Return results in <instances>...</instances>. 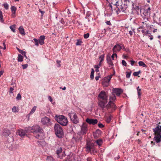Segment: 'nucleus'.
Here are the masks:
<instances>
[{"mask_svg": "<svg viewBox=\"0 0 161 161\" xmlns=\"http://www.w3.org/2000/svg\"><path fill=\"white\" fill-rule=\"evenodd\" d=\"M28 130L33 133L36 138L39 139L43 138L44 135L42 132L43 130L38 125H36L33 127H29L28 128Z\"/></svg>", "mask_w": 161, "mask_h": 161, "instance_id": "1", "label": "nucleus"}, {"mask_svg": "<svg viewBox=\"0 0 161 161\" xmlns=\"http://www.w3.org/2000/svg\"><path fill=\"white\" fill-rule=\"evenodd\" d=\"M99 105L103 109L108 102V95L105 92H101L98 96Z\"/></svg>", "mask_w": 161, "mask_h": 161, "instance_id": "2", "label": "nucleus"}, {"mask_svg": "<svg viewBox=\"0 0 161 161\" xmlns=\"http://www.w3.org/2000/svg\"><path fill=\"white\" fill-rule=\"evenodd\" d=\"M54 119L58 123L63 126H66L68 124L67 119L64 115H56L55 116Z\"/></svg>", "mask_w": 161, "mask_h": 161, "instance_id": "3", "label": "nucleus"}, {"mask_svg": "<svg viewBox=\"0 0 161 161\" xmlns=\"http://www.w3.org/2000/svg\"><path fill=\"white\" fill-rule=\"evenodd\" d=\"M116 99V97L114 95L110 97L109 102L106 106L108 109L111 108L112 110H114L116 108V106L114 103Z\"/></svg>", "mask_w": 161, "mask_h": 161, "instance_id": "4", "label": "nucleus"}, {"mask_svg": "<svg viewBox=\"0 0 161 161\" xmlns=\"http://www.w3.org/2000/svg\"><path fill=\"white\" fill-rule=\"evenodd\" d=\"M55 133L59 138H61L63 135V130L60 125L58 124H55L54 127Z\"/></svg>", "mask_w": 161, "mask_h": 161, "instance_id": "5", "label": "nucleus"}, {"mask_svg": "<svg viewBox=\"0 0 161 161\" xmlns=\"http://www.w3.org/2000/svg\"><path fill=\"white\" fill-rule=\"evenodd\" d=\"M151 8L150 7L146 8L145 7L144 9L140 10L141 14L143 17L147 19L150 17L151 14Z\"/></svg>", "mask_w": 161, "mask_h": 161, "instance_id": "6", "label": "nucleus"}, {"mask_svg": "<svg viewBox=\"0 0 161 161\" xmlns=\"http://www.w3.org/2000/svg\"><path fill=\"white\" fill-rule=\"evenodd\" d=\"M96 147V145L93 143L87 142L86 148V151L88 152L92 151L93 152L95 151V148Z\"/></svg>", "mask_w": 161, "mask_h": 161, "instance_id": "7", "label": "nucleus"}, {"mask_svg": "<svg viewBox=\"0 0 161 161\" xmlns=\"http://www.w3.org/2000/svg\"><path fill=\"white\" fill-rule=\"evenodd\" d=\"M69 116L71 120L73 123L77 124L78 122V120L76 114L75 113H69Z\"/></svg>", "mask_w": 161, "mask_h": 161, "instance_id": "8", "label": "nucleus"}, {"mask_svg": "<svg viewBox=\"0 0 161 161\" xmlns=\"http://www.w3.org/2000/svg\"><path fill=\"white\" fill-rule=\"evenodd\" d=\"M155 134L153 140L156 143H158L161 142V133L155 131H153Z\"/></svg>", "mask_w": 161, "mask_h": 161, "instance_id": "9", "label": "nucleus"}, {"mask_svg": "<svg viewBox=\"0 0 161 161\" xmlns=\"http://www.w3.org/2000/svg\"><path fill=\"white\" fill-rule=\"evenodd\" d=\"M41 122L43 125L47 126L50 125L51 124L50 119L47 117H44L42 118L41 119Z\"/></svg>", "mask_w": 161, "mask_h": 161, "instance_id": "10", "label": "nucleus"}, {"mask_svg": "<svg viewBox=\"0 0 161 161\" xmlns=\"http://www.w3.org/2000/svg\"><path fill=\"white\" fill-rule=\"evenodd\" d=\"M128 7L127 5L125 3L123 4L122 3V4L119 6V8H118V10L117 11V12H123L125 13V11Z\"/></svg>", "mask_w": 161, "mask_h": 161, "instance_id": "11", "label": "nucleus"}, {"mask_svg": "<svg viewBox=\"0 0 161 161\" xmlns=\"http://www.w3.org/2000/svg\"><path fill=\"white\" fill-rule=\"evenodd\" d=\"M55 147L56 148V153L58 155V157L62 158V156H61L60 155L62 151V147H60L58 144H56Z\"/></svg>", "mask_w": 161, "mask_h": 161, "instance_id": "12", "label": "nucleus"}, {"mask_svg": "<svg viewBox=\"0 0 161 161\" xmlns=\"http://www.w3.org/2000/svg\"><path fill=\"white\" fill-rule=\"evenodd\" d=\"M112 91L113 93L116 94L118 96H119L120 94L123 92L122 89L119 88H113Z\"/></svg>", "mask_w": 161, "mask_h": 161, "instance_id": "13", "label": "nucleus"}, {"mask_svg": "<svg viewBox=\"0 0 161 161\" xmlns=\"http://www.w3.org/2000/svg\"><path fill=\"white\" fill-rule=\"evenodd\" d=\"M86 121L89 124L93 125L97 124L98 122V121L96 119H93L87 118Z\"/></svg>", "mask_w": 161, "mask_h": 161, "instance_id": "14", "label": "nucleus"}, {"mask_svg": "<svg viewBox=\"0 0 161 161\" xmlns=\"http://www.w3.org/2000/svg\"><path fill=\"white\" fill-rule=\"evenodd\" d=\"M122 49L121 46L119 44H116L112 49V51L114 53H116Z\"/></svg>", "mask_w": 161, "mask_h": 161, "instance_id": "15", "label": "nucleus"}, {"mask_svg": "<svg viewBox=\"0 0 161 161\" xmlns=\"http://www.w3.org/2000/svg\"><path fill=\"white\" fill-rule=\"evenodd\" d=\"M26 132H27L26 130L21 129L18 130L16 131V134L17 135L22 137L26 135Z\"/></svg>", "mask_w": 161, "mask_h": 161, "instance_id": "16", "label": "nucleus"}, {"mask_svg": "<svg viewBox=\"0 0 161 161\" xmlns=\"http://www.w3.org/2000/svg\"><path fill=\"white\" fill-rule=\"evenodd\" d=\"M87 131V126L83 124L81 127L80 133L83 134H86Z\"/></svg>", "mask_w": 161, "mask_h": 161, "instance_id": "17", "label": "nucleus"}, {"mask_svg": "<svg viewBox=\"0 0 161 161\" xmlns=\"http://www.w3.org/2000/svg\"><path fill=\"white\" fill-rule=\"evenodd\" d=\"M46 36L44 35L41 36L38 40L39 43L41 45H42L44 43V40L45 39Z\"/></svg>", "mask_w": 161, "mask_h": 161, "instance_id": "18", "label": "nucleus"}, {"mask_svg": "<svg viewBox=\"0 0 161 161\" xmlns=\"http://www.w3.org/2000/svg\"><path fill=\"white\" fill-rule=\"evenodd\" d=\"M107 63L109 65V67H112L113 65L114 64L111 59V58L110 57H107Z\"/></svg>", "mask_w": 161, "mask_h": 161, "instance_id": "19", "label": "nucleus"}, {"mask_svg": "<svg viewBox=\"0 0 161 161\" xmlns=\"http://www.w3.org/2000/svg\"><path fill=\"white\" fill-rule=\"evenodd\" d=\"M11 9L12 13V17L14 18L15 16V12L17 8L14 6H12L11 8Z\"/></svg>", "mask_w": 161, "mask_h": 161, "instance_id": "20", "label": "nucleus"}, {"mask_svg": "<svg viewBox=\"0 0 161 161\" xmlns=\"http://www.w3.org/2000/svg\"><path fill=\"white\" fill-rule=\"evenodd\" d=\"M101 132L100 130H97L96 132L94 133L93 136L96 139H97L101 135Z\"/></svg>", "mask_w": 161, "mask_h": 161, "instance_id": "21", "label": "nucleus"}, {"mask_svg": "<svg viewBox=\"0 0 161 161\" xmlns=\"http://www.w3.org/2000/svg\"><path fill=\"white\" fill-rule=\"evenodd\" d=\"M112 75H108L107 77H105L103 80V81L108 82L109 83Z\"/></svg>", "mask_w": 161, "mask_h": 161, "instance_id": "22", "label": "nucleus"}, {"mask_svg": "<svg viewBox=\"0 0 161 161\" xmlns=\"http://www.w3.org/2000/svg\"><path fill=\"white\" fill-rule=\"evenodd\" d=\"M157 126L155 128L153 129V131L159 132L161 133V125L159 126L158 124H157Z\"/></svg>", "mask_w": 161, "mask_h": 161, "instance_id": "23", "label": "nucleus"}, {"mask_svg": "<svg viewBox=\"0 0 161 161\" xmlns=\"http://www.w3.org/2000/svg\"><path fill=\"white\" fill-rule=\"evenodd\" d=\"M19 33L22 35H25V32L24 31V28L22 26H20L19 28Z\"/></svg>", "mask_w": 161, "mask_h": 161, "instance_id": "24", "label": "nucleus"}, {"mask_svg": "<svg viewBox=\"0 0 161 161\" xmlns=\"http://www.w3.org/2000/svg\"><path fill=\"white\" fill-rule=\"evenodd\" d=\"M95 142L99 146H100L103 144V140L102 139H98L95 141Z\"/></svg>", "mask_w": 161, "mask_h": 161, "instance_id": "25", "label": "nucleus"}, {"mask_svg": "<svg viewBox=\"0 0 161 161\" xmlns=\"http://www.w3.org/2000/svg\"><path fill=\"white\" fill-rule=\"evenodd\" d=\"M139 65L140 66H142L143 67L146 68L147 65L142 61H140L138 62Z\"/></svg>", "mask_w": 161, "mask_h": 161, "instance_id": "26", "label": "nucleus"}, {"mask_svg": "<svg viewBox=\"0 0 161 161\" xmlns=\"http://www.w3.org/2000/svg\"><path fill=\"white\" fill-rule=\"evenodd\" d=\"M112 118V117L111 115H109V116L106 117V122L108 123H109L110 122Z\"/></svg>", "mask_w": 161, "mask_h": 161, "instance_id": "27", "label": "nucleus"}, {"mask_svg": "<svg viewBox=\"0 0 161 161\" xmlns=\"http://www.w3.org/2000/svg\"><path fill=\"white\" fill-rule=\"evenodd\" d=\"M36 106H34V107H33L31 110V111L29 114V115H31L33 114L35 112V110H36Z\"/></svg>", "mask_w": 161, "mask_h": 161, "instance_id": "28", "label": "nucleus"}, {"mask_svg": "<svg viewBox=\"0 0 161 161\" xmlns=\"http://www.w3.org/2000/svg\"><path fill=\"white\" fill-rule=\"evenodd\" d=\"M18 57V61L19 62H21L23 61V56L21 55L20 54H19Z\"/></svg>", "mask_w": 161, "mask_h": 161, "instance_id": "29", "label": "nucleus"}, {"mask_svg": "<svg viewBox=\"0 0 161 161\" xmlns=\"http://www.w3.org/2000/svg\"><path fill=\"white\" fill-rule=\"evenodd\" d=\"M137 94L139 98H140L141 95V89L139 88V87L138 86L137 88Z\"/></svg>", "mask_w": 161, "mask_h": 161, "instance_id": "30", "label": "nucleus"}, {"mask_svg": "<svg viewBox=\"0 0 161 161\" xmlns=\"http://www.w3.org/2000/svg\"><path fill=\"white\" fill-rule=\"evenodd\" d=\"M12 111L14 113L18 112V108L16 106H14L12 108Z\"/></svg>", "mask_w": 161, "mask_h": 161, "instance_id": "31", "label": "nucleus"}, {"mask_svg": "<svg viewBox=\"0 0 161 161\" xmlns=\"http://www.w3.org/2000/svg\"><path fill=\"white\" fill-rule=\"evenodd\" d=\"M94 70L93 69H92V71L91 73L90 78L92 80L94 78Z\"/></svg>", "mask_w": 161, "mask_h": 161, "instance_id": "32", "label": "nucleus"}, {"mask_svg": "<svg viewBox=\"0 0 161 161\" xmlns=\"http://www.w3.org/2000/svg\"><path fill=\"white\" fill-rule=\"evenodd\" d=\"M0 20L1 22H4L2 12L1 10H0Z\"/></svg>", "mask_w": 161, "mask_h": 161, "instance_id": "33", "label": "nucleus"}, {"mask_svg": "<svg viewBox=\"0 0 161 161\" xmlns=\"http://www.w3.org/2000/svg\"><path fill=\"white\" fill-rule=\"evenodd\" d=\"M46 160L47 161H54V160L53 158L51 156H47Z\"/></svg>", "mask_w": 161, "mask_h": 161, "instance_id": "34", "label": "nucleus"}, {"mask_svg": "<svg viewBox=\"0 0 161 161\" xmlns=\"http://www.w3.org/2000/svg\"><path fill=\"white\" fill-rule=\"evenodd\" d=\"M82 43V42L81 40H77V42L75 43V45L76 46H80L81 45Z\"/></svg>", "mask_w": 161, "mask_h": 161, "instance_id": "35", "label": "nucleus"}, {"mask_svg": "<svg viewBox=\"0 0 161 161\" xmlns=\"http://www.w3.org/2000/svg\"><path fill=\"white\" fill-rule=\"evenodd\" d=\"M104 54L101 55L99 57V59H100L99 62H100L102 63V62L103 61L104 59Z\"/></svg>", "mask_w": 161, "mask_h": 161, "instance_id": "36", "label": "nucleus"}, {"mask_svg": "<svg viewBox=\"0 0 161 161\" xmlns=\"http://www.w3.org/2000/svg\"><path fill=\"white\" fill-rule=\"evenodd\" d=\"M109 83L108 82H104L103 81L102 82V85L103 86L105 87H107L109 85Z\"/></svg>", "mask_w": 161, "mask_h": 161, "instance_id": "37", "label": "nucleus"}, {"mask_svg": "<svg viewBox=\"0 0 161 161\" xmlns=\"http://www.w3.org/2000/svg\"><path fill=\"white\" fill-rule=\"evenodd\" d=\"M33 40L35 42V45L36 46H39V43L38 40H37L36 38H34L33 39Z\"/></svg>", "mask_w": 161, "mask_h": 161, "instance_id": "38", "label": "nucleus"}, {"mask_svg": "<svg viewBox=\"0 0 161 161\" xmlns=\"http://www.w3.org/2000/svg\"><path fill=\"white\" fill-rule=\"evenodd\" d=\"M101 65H102V63L100 62H99L98 64L97 65H95L94 66V68H96V69H99L101 66Z\"/></svg>", "mask_w": 161, "mask_h": 161, "instance_id": "39", "label": "nucleus"}, {"mask_svg": "<svg viewBox=\"0 0 161 161\" xmlns=\"http://www.w3.org/2000/svg\"><path fill=\"white\" fill-rule=\"evenodd\" d=\"M141 73V71L139 70L137 72H134L133 73V75L134 76H138L140 73Z\"/></svg>", "mask_w": 161, "mask_h": 161, "instance_id": "40", "label": "nucleus"}, {"mask_svg": "<svg viewBox=\"0 0 161 161\" xmlns=\"http://www.w3.org/2000/svg\"><path fill=\"white\" fill-rule=\"evenodd\" d=\"M16 99L17 100H20L21 99V96L20 93H18L16 97Z\"/></svg>", "mask_w": 161, "mask_h": 161, "instance_id": "41", "label": "nucleus"}, {"mask_svg": "<svg viewBox=\"0 0 161 161\" xmlns=\"http://www.w3.org/2000/svg\"><path fill=\"white\" fill-rule=\"evenodd\" d=\"M37 142L38 143L39 145H42L43 144H44L45 143V142L44 141H38Z\"/></svg>", "mask_w": 161, "mask_h": 161, "instance_id": "42", "label": "nucleus"}, {"mask_svg": "<svg viewBox=\"0 0 161 161\" xmlns=\"http://www.w3.org/2000/svg\"><path fill=\"white\" fill-rule=\"evenodd\" d=\"M10 28L13 32H15V27L14 25L10 26Z\"/></svg>", "mask_w": 161, "mask_h": 161, "instance_id": "43", "label": "nucleus"}, {"mask_svg": "<svg viewBox=\"0 0 161 161\" xmlns=\"http://www.w3.org/2000/svg\"><path fill=\"white\" fill-rule=\"evenodd\" d=\"M3 6L6 9H8V5L7 3H4Z\"/></svg>", "mask_w": 161, "mask_h": 161, "instance_id": "44", "label": "nucleus"}, {"mask_svg": "<svg viewBox=\"0 0 161 161\" xmlns=\"http://www.w3.org/2000/svg\"><path fill=\"white\" fill-rule=\"evenodd\" d=\"M73 141H75V142H77L79 141V139L78 137L74 136L72 138Z\"/></svg>", "mask_w": 161, "mask_h": 161, "instance_id": "45", "label": "nucleus"}, {"mask_svg": "<svg viewBox=\"0 0 161 161\" xmlns=\"http://www.w3.org/2000/svg\"><path fill=\"white\" fill-rule=\"evenodd\" d=\"M89 36V34L88 33L84 34V37L85 39L87 38Z\"/></svg>", "mask_w": 161, "mask_h": 161, "instance_id": "46", "label": "nucleus"}, {"mask_svg": "<svg viewBox=\"0 0 161 161\" xmlns=\"http://www.w3.org/2000/svg\"><path fill=\"white\" fill-rule=\"evenodd\" d=\"M115 56V57L117 58V54L115 53H113L111 56V57L112 58L113 60H114V58Z\"/></svg>", "mask_w": 161, "mask_h": 161, "instance_id": "47", "label": "nucleus"}, {"mask_svg": "<svg viewBox=\"0 0 161 161\" xmlns=\"http://www.w3.org/2000/svg\"><path fill=\"white\" fill-rule=\"evenodd\" d=\"M148 31L147 30L146 31H145V30H144L143 29L142 31V34L143 35H145V34L146 35L147 34V33Z\"/></svg>", "mask_w": 161, "mask_h": 161, "instance_id": "48", "label": "nucleus"}, {"mask_svg": "<svg viewBox=\"0 0 161 161\" xmlns=\"http://www.w3.org/2000/svg\"><path fill=\"white\" fill-rule=\"evenodd\" d=\"M126 77L127 78H129L130 77V75H131V73L130 72H126Z\"/></svg>", "mask_w": 161, "mask_h": 161, "instance_id": "49", "label": "nucleus"}, {"mask_svg": "<svg viewBox=\"0 0 161 161\" xmlns=\"http://www.w3.org/2000/svg\"><path fill=\"white\" fill-rule=\"evenodd\" d=\"M20 53H21L22 55H24L25 57H26V55H25L26 53L25 51L21 50L20 51Z\"/></svg>", "mask_w": 161, "mask_h": 161, "instance_id": "50", "label": "nucleus"}, {"mask_svg": "<svg viewBox=\"0 0 161 161\" xmlns=\"http://www.w3.org/2000/svg\"><path fill=\"white\" fill-rule=\"evenodd\" d=\"M14 90V87H11L10 89V91H9V92L10 94L13 93V91Z\"/></svg>", "mask_w": 161, "mask_h": 161, "instance_id": "51", "label": "nucleus"}, {"mask_svg": "<svg viewBox=\"0 0 161 161\" xmlns=\"http://www.w3.org/2000/svg\"><path fill=\"white\" fill-rule=\"evenodd\" d=\"M122 65H123L124 66H126V65H127V63L126 62H125V61L124 60H122Z\"/></svg>", "mask_w": 161, "mask_h": 161, "instance_id": "52", "label": "nucleus"}, {"mask_svg": "<svg viewBox=\"0 0 161 161\" xmlns=\"http://www.w3.org/2000/svg\"><path fill=\"white\" fill-rule=\"evenodd\" d=\"M114 5L116 6V7L118 8L119 7V6H120L119 5L118 1H117L116 2V3L114 4Z\"/></svg>", "mask_w": 161, "mask_h": 161, "instance_id": "53", "label": "nucleus"}, {"mask_svg": "<svg viewBox=\"0 0 161 161\" xmlns=\"http://www.w3.org/2000/svg\"><path fill=\"white\" fill-rule=\"evenodd\" d=\"M22 65L23 69H26L28 67L27 64H22Z\"/></svg>", "mask_w": 161, "mask_h": 161, "instance_id": "54", "label": "nucleus"}, {"mask_svg": "<svg viewBox=\"0 0 161 161\" xmlns=\"http://www.w3.org/2000/svg\"><path fill=\"white\" fill-rule=\"evenodd\" d=\"M98 127H99V128H103L104 127V125H103L101 123H99L98 124Z\"/></svg>", "mask_w": 161, "mask_h": 161, "instance_id": "55", "label": "nucleus"}, {"mask_svg": "<svg viewBox=\"0 0 161 161\" xmlns=\"http://www.w3.org/2000/svg\"><path fill=\"white\" fill-rule=\"evenodd\" d=\"M56 62L57 64H58V67H60L61 66V65L60 64L61 63V61L60 60H57Z\"/></svg>", "mask_w": 161, "mask_h": 161, "instance_id": "56", "label": "nucleus"}, {"mask_svg": "<svg viewBox=\"0 0 161 161\" xmlns=\"http://www.w3.org/2000/svg\"><path fill=\"white\" fill-rule=\"evenodd\" d=\"M130 64L132 66L134 64L135 62L133 60H131V61H130Z\"/></svg>", "mask_w": 161, "mask_h": 161, "instance_id": "57", "label": "nucleus"}, {"mask_svg": "<svg viewBox=\"0 0 161 161\" xmlns=\"http://www.w3.org/2000/svg\"><path fill=\"white\" fill-rule=\"evenodd\" d=\"M106 24L108 25H111V23L110 21H108L106 22Z\"/></svg>", "mask_w": 161, "mask_h": 161, "instance_id": "58", "label": "nucleus"}, {"mask_svg": "<svg viewBox=\"0 0 161 161\" xmlns=\"http://www.w3.org/2000/svg\"><path fill=\"white\" fill-rule=\"evenodd\" d=\"M86 161H92V158L90 157H88Z\"/></svg>", "mask_w": 161, "mask_h": 161, "instance_id": "59", "label": "nucleus"}, {"mask_svg": "<svg viewBox=\"0 0 161 161\" xmlns=\"http://www.w3.org/2000/svg\"><path fill=\"white\" fill-rule=\"evenodd\" d=\"M48 99L51 102H52L53 101V99H52V98L51 97V96H49L48 97Z\"/></svg>", "mask_w": 161, "mask_h": 161, "instance_id": "60", "label": "nucleus"}, {"mask_svg": "<svg viewBox=\"0 0 161 161\" xmlns=\"http://www.w3.org/2000/svg\"><path fill=\"white\" fill-rule=\"evenodd\" d=\"M39 12H40L41 13V14H42V15H43L45 13V12L44 11L42 10L41 9H39Z\"/></svg>", "mask_w": 161, "mask_h": 161, "instance_id": "61", "label": "nucleus"}, {"mask_svg": "<svg viewBox=\"0 0 161 161\" xmlns=\"http://www.w3.org/2000/svg\"><path fill=\"white\" fill-rule=\"evenodd\" d=\"M149 39H150V40H152L153 39V36H149Z\"/></svg>", "mask_w": 161, "mask_h": 161, "instance_id": "62", "label": "nucleus"}, {"mask_svg": "<svg viewBox=\"0 0 161 161\" xmlns=\"http://www.w3.org/2000/svg\"><path fill=\"white\" fill-rule=\"evenodd\" d=\"M4 71L3 70H1L0 72V77L1 75H2Z\"/></svg>", "mask_w": 161, "mask_h": 161, "instance_id": "63", "label": "nucleus"}, {"mask_svg": "<svg viewBox=\"0 0 161 161\" xmlns=\"http://www.w3.org/2000/svg\"><path fill=\"white\" fill-rule=\"evenodd\" d=\"M99 77H100L99 76H96V77L95 78L96 80H98Z\"/></svg>", "mask_w": 161, "mask_h": 161, "instance_id": "64", "label": "nucleus"}]
</instances>
